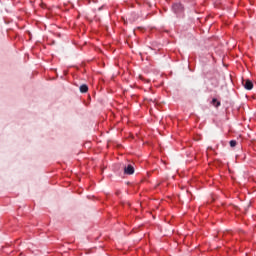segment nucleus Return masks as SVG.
<instances>
[{
	"mask_svg": "<svg viewBox=\"0 0 256 256\" xmlns=\"http://www.w3.org/2000/svg\"><path fill=\"white\" fill-rule=\"evenodd\" d=\"M173 10L175 11V13H181V11H183V5H181V4H174L173 5Z\"/></svg>",
	"mask_w": 256,
	"mask_h": 256,
	"instance_id": "f03ea898",
	"label": "nucleus"
},
{
	"mask_svg": "<svg viewBox=\"0 0 256 256\" xmlns=\"http://www.w3.org/2000/svg\"><path fill=\"white\" fill-rule=\"evenodd\" d=\"M212 105H214V107H219V105H221V102L217 101V99H213L212 100Z\"/></svg>",
	"mask_w": 256,
	"mask_h": 256,
	"instance_id": "20e7f679",
	"label": "nucleus"
},
{
	"mask_svg": "<svg viewBox=\"0 0 256 256\" xmlns=\"http://www.w3.org/2000/svg\"><path fill=\"white\" fill-rule=\"evenodd\" d=\"M243 86H244L245 89H247L248 91H251V89H253V82H251V80L243 81Z\"/></svg>",
	"mask_w": 256,
	"mask_h": 256,
	"instance_id": "f257e3e1",
	"label": "nucleus"
},
{
	"mask_svg": "<svg viewBox=\"0 0 256 256\" xmlns=\"http://www.w3.org/2000/svg\"><path fill=\"white\" fill-rule=\"evenodd\" d=\"M230 147H237V141L231 140L230 141Z\"/></svg>",
	"mask_w": 256,
	"mask_h": 256,
	"instance_id": "423d86ee",
	"label": "nucleus"
},
{
	"mask_svg": "<svg viewBox=\"0 0 256 256\" xmlns=\"http://www.w3.org/2000/svg\"><path fill=\"white\" fill-rule=\"evenodd\" d=\"M124 175H129V166L124 167Z\"/></svg>",
	"mask_w": 256,
	"mask_h": 256,
	"instance_id": "0eeeda50",
	"label": "nucleus"
},
{
	"mask_svg": "<svg viewBox=\"0 0 256 256\" xmlns=\"http://www.w3.org/2000/svg\"><path fill=\"white\" fill-rule=\"evenodd\" d=\"M89 91V87L85 84L80 86V93H87Z\"/></svg>",
	"mask_w": 256,
	"mask_h": 256,
	"instance_id": "7ed1b4c3",
	"label": "nucleus"
},
{
	"mask_svg": "<svg viewBox=\"0 0 256 256\" xmlns=\"http://www.w3.org/2000/svg\"><path fill=\"white\" fill-rule=\"evenodd\" d=\"M135 173V167L133 165H129V175H133Z\"/></svg>",
	"mask_w": 256,
	"mask_h": 256,
	"instance_id": "39448f33",
	"label": "nucleus"
}]
</instances>
